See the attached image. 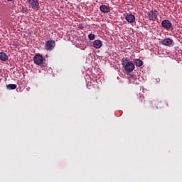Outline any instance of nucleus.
<instances>
[{
	"mask_svg": "<svg viewBox=\"0 0 182 182\" xmlns=\"http://www.w3.org/2000/svg\"><path fill=\"white\" fill-rule=\"evenodd\" d=\"M28 6L34 11H39V0H28Z\"/></svg>",
	"mask_w": 182,
	"mask_h": 182,
	"instance_id": "nucleus-1",
	"label": "nucleus"
},
{
	"mask_svg": "<svg viewBox=\"0 0 182 182\" xmlns=\"http://www.w3.org/2000/svg\"><path fill=\"white\" fill-rule=\"evenodd\" d=\"M123 66L128 73H130L134 70V63L132 61H128L125 64H123Z\"/></svg>",
	"mask_w": 182,
	"mask_h": 182,
	"instance_id": "nucleus-2",
	"label": "nucleus"
},
{
	"mask_svg": "<svg viewBox=\"0 0 182 182\" xmlns=\"http://www.w3.org/2000/svg\"><path fill=\"white\" fill-rule=\"evenodd\" d=\"M148 16L149 21H156V19H157V16H159V11L156 10H151L149 11Z\"/></svg>",
	"mask_w": 182,
	"mask_h": 182,
	"instance_id": "nucleus-3",
	"label": "nucleus"
},
{
	"mask_svg": "<svg viewBox=\"0 0 182 182\" xmlns=\"http://www.w3.org/2000/svg\"><path fill=\"white\" fill-rule=\"evenodd\" d=\"M33 62L36 65H38L40 66L43 63V56L41 54L36 55L33 58Z\"/></svg>",
	"mask_w": 182,
	"mask_h": 182,
	"instance_id": "nucleus-4",
	"label": "nucleus"
},
{
	"mask_svg": "<svg viewBox=\"0 0 182 182\" xmlns=\"http://www.w3.org/2000/svg\"><path fill=\"white\" fill-rule=\"evenodd\" d=\"M55 41L53 40L48 41L46 43V50H53V49L55 48Z\"/></svg>",
	"mask_w": 182,
	"mask_h": 182,
	"instance_id": "nucleus-5",
	"label": "nucleus"
},
{
	"mask_svg": "<svg viewBox=\"0 0 182 182\" xmlns=\"http://www.w3.org/2000/svg\"><path fill=\"white\" fill-rule=\"evenodd\" d=\"M100 9L101 12H103V14H109V12L111 11L110 7L106 5H101L100 6Z\"/></svg>",
	"mask_w": 182,
	"mask_h": 182,
	"instance_id": "nucleus-6",
	"label": "nucleus"
},
{
	"mask_svg": "<svg viewBox=\"0 0 182 182\" xmlns=\"http://www.w3.org/2000/svg\"><path fill=\"white\" fill-rule=\"evenodd\" d=\"M126 21H127L129 23H132L134 21H136V16L133 14H127L125 17Z\"/></svg>",
	"mask_w": 182,
	"mask_h": 182,
	"instance_id": "nucleus-7",
	"label": "nucleus"
},
{
	"mask_svg": "<svg viewBox=\"0 0 182 182\" xmlns=\"http://www.w3.org/2000/svg\"><path fill=\"white\" fill-rule=\"evenodd\" d=\"M103 46L102 41L100 40H95L93 42V46L95 49H100V47Z\"/></svg>",
	"mask_w": 182,
	"mask_h": 182,
	"instance_id": "nucleus-8",
	"label": "nucleus"
},
{
	"mask_svg": "<svg viewBox=\"0 0 182 182\" xmlns=\"http://www.w3.org/2000/svg\"><path fill=\"white\" fill-rule=\"evenodd\" d=\"M162 45H165V46H170L171 43H173V40L171 38H165L161 42Z\"/></svg>",
	"mask_w": 182,
	"mask_h": 182,
	"instance_id": "nucleus-9",
	"label": "nucleus"
},
{
	"mask_svg": "<svg viewBox=\"0 0 182 182\" xmlns=\"http://www.w3.org/2000/svg\"><path fill=\"white\" fill-rule=\"evenodd\" d=\"M9 57L8 55H6V53L1 52L0 53V60H2L3 62H6V60H8Z\"/></svg>",
	"mask_w": 182,
	"mask_h": 182,
	"instance_id": "nucleus-10",
	"label": "nucleus"
},
{
	"mask_svg": "<svg viewBox=\"0 0 182 182\" xmlns=\"http://www.w3.org/2000/svg\"><path fill=\"white\" fill-rule=\"evenodd\" d=\"M134 63L138 68H140V66H143V61H141V60L140 59L135 60Z\"/></svg>",
	"mask_w": 182,
	"mask_h": 182,
	"instance_id": "nucleus-11",
	"label": "nucleus"
},
{
	"mask_svg": "<svg viewBox=\"0 0 182 182\" xmlns=\"http://www.w3.org/2000/svg\"><path fill=\"white\" fill-rule=\"evenodd\" d=\"M6 87L9 89V90H15V89H16V85L9 84L6 86Z\"/></svg>",
	"mask_w": 182,
	"mask_h": 182,
	"instance_id": "nucleus-12",
	"label": "nucleus"
},
{
	"mask_svg": "<svg viewBox=\"0 0 182 182\" xmlns=\"http://www.w3.org/2000/svg\"><path fill=\"white\" fill-rule=\"evenodd\" d=\"M161 25L165 29H170L173 26L171 23H162Z\"/></svg>",
	"mask_w": 182,
	"mask_h": 182,
	"instance_id": "nucleus-13",
	"label": "nucleus"
},
{
	"mask_svg": "<svg viewBox=\"0 0 182 182\" xmlns=\"http://www.w3.org/2000/svg\"><path fill=\"white\" fill-rule=\"evenodd\" d=\"M95 34H93V33H90L88 35V39L90 41H95Z\"/></svg>",
	"mask_w": 182,
	"mask_h": 182,
	"instance_id": "nucleus-14",
	"label": "nucleus"
},
{
	"mask_svg": "<svg viewBox=\"0 0 182 182\" xmlns=\"http://www.w3.org/2000/svg\"><path fill=\"white\" fill-rule=\"evenodd\" d=\"M21 12L23 14H28V12H29V10H28L27 7H22Z\"/></svg>",
	"mask_w": 182,
	"mask_h": 182,
	"instance_id": "nucleus-15",
	"label": "nucleus"
},
{
	"mask_svg": "<svg viewBox=\"0 0 182 182\" xmlns=\"http://www.w3.org/2000/svg\"><path fill=\"white\" fill-rule=\"evenodd\" d=\"M161 23H171L168 20L165 19L161 21Z\"/></svg>",
	"mask_w": 182,
	"mask_h": 182,
	"instance_id": "nucleus-16",
	"label": "nucleus"
},
{
	"mask_svg": "<svg viewBox=\"0 0 182 182\" xmlns=\"http://www.w3.org/2000/svg\"><path fill=\"white\" fill-rule=\"evenodd\" d=\"M78 28L79 29H84L85 28V26L83 24H79L78 25Z\"/></svg>",
	"mask_w": 182,
	"mask_h": 182,
	"instance_id": "nucleus-17",
	"label": "nucleus"
},
{
	"mask_svg": "<svg viewBox=\"0 0 182 182\" xmlns=\"http://www.w3.org/2000/svg\"><path fill=\"white\" fill-rule=\"evenodd\" d=\"M8 2H12V0H7Z\"/></svg>",
	"mask_w": 182,
	"mask_h": 182,
	"instance_id": "nucleus-18",
	"label": "nucleus"
}]
</instances>
